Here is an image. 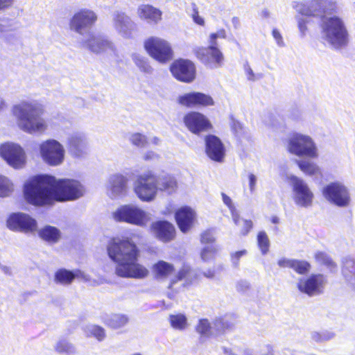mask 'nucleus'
I'll return each instance as SVG.
<instances>
[{
  "instance_id": "1",
  "label": "nucleus",
  "mask_w": 355,
  "mask_h": 355,
  "mask_svg": "<svg viewBox=\"0 0 355 355\" xmlns=\"http://www.w3.org/2000/svg\"><path fill=\"white\" fill-rule=\"evenodd\" d=\"M26 200L34 205L51 204L54 201L73 200L83 194L78 181L56 180L48 175H40L27 181L24 187Z\"/></svg>"
},
{
  "instance_id": "2",
  "label": "nucleus",
  "mask_w": 355,
  "mask_h": 355,
  "mask_svg": "<svg viewBox=\"0 0 355 355\" xmlns=\"http://www.w3.org/2000/svg\"><path fill=\"white\" fill-rule=\"evenodd\" d=\"M107 250L109 257L116 263L115 273L123 278L144 279L148 270L138 262L139 250L130 239H112Z\"/></svg>"
},
{
  "instance_id": "3",
  "label": "nucleus",
  "mask_w": 355,
  "mask_h": 355,
  "mask_svg": "<svg viewBox=\"0 0 355 355\" xmlns=\"http://www.w3.org/2000/svg\"><path fill=\"white\" fill-rule=\"evenodd\" d=\"M18 125L23 131L30 133H43L48 128V122L43 117L44 106L37 101H25L12 107Z\"/></svg>"
},
{
  "instance_id": "4",
  "label": "nucleus",
  "mask_w": 355,
  "mask_h": 355,
  "mask_svg": "<svg viewBox=\"0 0 355 355\" xmlns=\"http://www.w3.org/2000/svg\"><path fill=\"white\" fill-rule=\"evenodd\" d=\"M322 38L336 50L346 47L349 42V34L343 19L338 16L323 19L321 24Z\"/></svg>"
},
{
  "instance_id": "5",
  "label": "nucleus",
  "mask_w": 355,
  "mask_h": 355,
  "mask_svg": "<svg viewBox=\"0 0 355 355\" xmlns=\"http://www.w3.org/2000/svg\"><path fill=\"white\" fill-rule=\"evenodd\" d=\"M287 149L289 153L299 157L316 158L318 148L313 139L309 135L293 132L288 139Z\"/></svg>"
},
{
  "instance_id": "6",
  "label": "nucleus",
  "mask_w": 355,
  "mask_h": 355,
  "mask_svg": "<svg viewBox=\"0 0 355 355\" xmlns=\"http://www.w3.org/2000/svg\"><path fill=\"white\" fill-rule=\"evenodd\" d=\"M112 216L117 222H125L139 227H144L149 220L148 214L133 204L121 206L113 212Z\"/></svg>"
},
{
  "instance_id": "7",
  "label": "nucleus",
  "mask_w": 355,
  "mask_h": 355,
  "mask_svg": "<svg viewBox=\"0 0 355 355\" xmlns=\"http://www.w3.org/2000/svg\"><path fill=\"white\" fill-rule=\"evenodd\" d=\"M134 191L141 201H153L157 193L156 175L149 171L137 176L135 182Z\"/></svg>"
},
{
  "instance_id": "8",
  "label": "nucleus",
  "mask_w": 355,
  "mask_h": 355,
  "mask_svg": "<svg viewBox=\"0 0 355 355\" xmlns=\"http://www.w3.org/2000/svg\"><path fill=\"white\" fill-rule=\"evenodd\" d=\"M148 53L157 61L164 63L173 58V50L170 44L165 40L151 37L144 42Z\"/></svg>"
},
{
  "instance_id": "9",
  "label": "nucleus",
  "mask_w": 355,
  "mask_h": 355,
  "mask_svg": "<svg viewBox=\"0 0 355 355\" xmlns=\"http://www.w3.org/2000/svg\"><path fill=\"white\" fill-rule=\"evenodd\" d=\"M288 180L293 189V198L295 203L302 207H309L312 205L313 193L307 184L301 178L291 175Z\"/></svg>"
},
{
  "instance_id": "10",
  "label": "nucleus",
  "mask_w": 355,
  "mask_h": 355,
  "mask_svg": "<svg viewBox=\"0 0 355 355\" xmlns=\"http://www.w3.org/2000/svg\"><path fill=\"white\" fill-rule=\"evenodd\" d=\"M40 150L44 162L50 166H58L64 161V147L55 139H48L42 142L40 146Z\"/></svg>"
},
{
  "instance_id": "11",
  "label": "nucleus",
  "mask_w": 355,
  "mask_h": 355,
  "mask_svg": "<svg viewBox=\"0 0 355 355\" xmlns=\"http://www.w3.org/2000/svg\"><path fill=\"white\" fill-rule=\"evenodd\" d=\"M82 46L96 54L105 53L110 56H117L114 44L101 35L89 34L88 37L82 42Z\"/></svg>"
},
{
  "instance_id": "12",
  "label": "nucleus",
  "mask_w": 355,
  "mask_h": 355,
  "mask_svg": "<svg viewBox=\"0 0 355 355\" xmlns=\"http://www.w3.org/2000/svg\"><path fill=\"white\" fill-rule=\"evenodd\" d=\"M6 227L12 232L28 234L34 232L37 230V223L27 214L16 212L8 216Z\"/></svg>"
},
{
  "instance_id": "13",
  "label": "nucleus",
  "mask_w": 355,
  "mask_h": 355,
  "mask_svg": "<svg viewBox=\"0 0 355 355\" xmlns=\"http://www.w3.org/2000/svg\"><path fill=\"white\" fill-rule=\"evenodd\" d=\"M322 194L327 200L338 207L347 206L350 199L347 188L338 182H332L325 186Z\"/></svg>"
},
{
  "instance_id": "14",
  "label": "nucleus",
  "mask_w": 355,
  "mask_h": 355,
  "mask_svg": "<svg viewBox=\"0 0 355 355\" xmlns=\"http://www.w3.org/2000/svg\"><path fill=\"white\" fill-rule=\"evenodd\" d=\"M0 155L13 168H20L25 165L26 155L24 150L17 144L7 143L1 145Z\"/></svg>"
},
{
  "instance_id": "15",
  "label": "nucleus",
  "mask_w": 355,
  "mask_h": 355,
  "mask_svg": "<svg viewBox=\"0 0 355 355\" xmlns=\"http://www.w3.org/2000/svg\"><path fill=\"white\" fill-rule=\"evenodd\" d=\"M198 58L207 67L215 69L222 66L223 55L218 45L209 44L206 48H199L196 51Z\"/></svg>"
},
{
  "instance_id": "16",
  "label": "nucleus",
  "mask_w": 355,
  "mask_h": 355,
  "mask_svg": "<svg viewBox=\"0 0 355 355\" xmlns=\"http://www.w3.org/2000/svg\"><path fill=\"white\" fill-rule=\"evenodd\" d=\"M96 19L97 16L92 10H80L71 19L70 28L79 34H83L86 30L94 24Z\"/></svg>"
},
{
  "instance_id": "17",
  "label": "nucleus",
  "mask_w": 355,
  "mask_h": 355,
  "mask_svg": "<svg viewBox=\"0 0 355 355\" xmlns=\"http://www.w3.org/2000/svg\"><path fill=\"white\" fill-rule=\"evenodd\" d=\"M171 71L176 79L184 83H190L196 77L195 65L188 60H175L171 66Z\"/></svg>"
},
{
  "instance_id": "18",
  "label": "nucleus",
  "mask_w": 355,
  "mask_h": 355,
  "mask_svg": "<svg viewBox=\"0 0 355 355\" xmlns=\"http://www.w3.org/2000/svg\"><path fill=\"white\" fill-rule=\"evenodd\" d=\"M324 284L325 278L322 275H311L308 278H300L297 288L300 292L313 296L322 293Z\"/></svg>"
},
{
  "instance_id": "19",
  "label": "nucleus",
  "mask_w": 355,
  "mask_h": 355,
  "mask_svg": "<svg viewBox=\"0 0 355 355\" xmlns=\"http://www.w3.org/2000/svg\"><path fill=\"white\" fill-rule=\"evenodd\" d=\"M68 150L77 158L85 157L89 151V143L86 135L80 132L71 134L67 139Z\"/></svg>"
},
{
  "instance_id": "20",
  "label": "nucleus",
  "mask_w": 355,
  "mask_h": 355,
  "mask_svg": "<svg viewBox=\"0 0 355 355\" xmlns=\"http://www.w3.org/2000/svg\"><path fill=\"white\" fill-rule=\"evenodd\" d=\"M186 127L193 134H199L211 128L209 119L202 113L190 112L183 119Z\"/></svg>"
},
{
  "instance_id": "21",
  "label": "nucleus",
  "mask_w": 355,
  "mask_h": 355,
  "mask_svg": "<svg viewBox=\"0 0 355 355\" xmlns=\"http://www.w3.org/2000/svg\"><path fill=\"white\" fill-rule=\"evenodd\" d=\"M178 102L181 105L187 107H205L214 104L213 98L209 95L198 92H192L181 95L178 97Z\"/></svg>"
},
{
  "instance_id": "22",
  "label": "nucleus",
  "mask_w": 355,
  "mask_h": 355,
  "mask_svg": "<svg viewBox=\"0 0 355 355\" xmlns=\"http://www.w3.org/2000/svg\"><path fill=\"white\" fill-rule=\"evenodd\" d=\"M205 152L213 161L221 162L225 155V148L221 140L214 135L205 137Z\"/></svg>"
},
{
  "instance_id": "23",
  "label": "nucleus",
  "mask_w": 355,
  "mask_h": 355,
  "mask_svg": "<svg viewBox=\"0 0 355 355\" xmlns=\"http://www.w3.org/2000/svg\"><path fill=\"white\" fill-rule=\"evenodd\" d=\"M128 178L121 174H114L108 180L107 193L112 198H118L126 196L128 191Z\"/></svg>"
},
{
  "instance_id": "24",
  "label": "nucleus",
  "mask_w": 355,
  "mask_h": 355,
  "mask_svg": "<svg viewBox=\"0 0 355 355\" xmlns=\"http://www.w3.org/2000/svg\"><path fill=\"white\" fill-rule=\"evenodd\" d=\"M292 6L298 14L302 15L322 17L324 15L321 0H311L302 2L294 1Z\"/></svg>"
},
{
  "instance_id": "25",
  "label": "nucleus",
  "mask_w": 355,
  "mask_h": 355,
  "mask_svg": "<svg viewBox=\"0 0 355 355\" xmlns=\"http://www.w3.org/2000/svg\"><path fill=\"white\" fill-rule=\"evenodd\" d=\"M151 229L156 238L164 243L173 240L175 236L174 225L167 220H159L153 223Z\"/></svg>"
},
{
  "instance_id": "26",
  "label": "nucleus",
  "mask_w": 355,
  "mask_h": 355,
  "mask_svg": "<svg viewBox=\"0 0 355 355\" xmlns=\"http://www.w3.org/2000/svg\"><path fill=\"white\" fill-rule=\"evenodd\" d=\"M196 216V212L187 206L182 207L176 211L175 218L181 232L186 233L191 228Z\"/></svg>"
},
{
  "instance_id": "27",
  "label": "nucleus",
  "mask_w": 355,
  "mask_h": 355,
  "mask_svg": "<svg viewBox=\"0 0 355 355\" xmlns=\"http://www.w3.org/2000/svg\"><path fill=\"white\" fill-rule=\"evenodd\" d=\"M113 26L119 34L129 37L134 28V24L123 12H116L113 15Z\"/></svg>"
},
{
  "instance_id": "28",
  "label": "nucleus",
  "mask_w": 355,
  "mask_h": 355,
  "mask_svg": "<svg viewBox=\"0 0 355 355\" xmlns=\"http://www.w3.org/2000/svg\"><path fill=\"white\" fill-rule=\"evenodd\" d=\"M75 278L81 279L85 282L90 281V277L80 270H69L61 268L55 274V282L61 284H69Z\"/></svg>"
},
{
  "instance_id": "29",
  "label": "nucleus",
  "mask_w": 355,
  "mask_h": 355,
  "mask_svg": "<svg viewBox=\"0 0 355 355\" xmlns=\"http://www.w3.org/2000/svg\"><path fill=\"white\" fill-rule=\"evenodd\" d=\"M277 264L281 268H291L298 274L301 275L307 273L311 268L310 263L306 261L288 258L280 259L278 261Z\"/></svg>"
},
{
  "instance_id": "30",
  "label": "nucleus",
  "mask_w": 355,
  "mask_h": 355,
  "mask_svg": "<svg viewBox=\"0 0 355 355\" xmlns=\"http://www.w3.org/2000/svg\"><path fill=\"white\" fill-rule=\"evenodd\" d=\"M156 186L157 187V191H165L171 194L176 191L178 183L173 176L162 173L158 175H156Z\"/></svg>"
},
{
  "instance_id": "31",
  "label": "nucleus",
  "mask_w": 355,
  "mask_h": 355,
  "mask_svg": "<svg viewBox=\"0 0 355 355\" xmlns=\"http://www.w3.org/2000/svg\"><path fill=\"white\" fill-rule=\"evenodd\" d=\"M138 15L148 23H157L162 17V12L151 5H141L138 8Z\"/></svg>"
},
{
  "instance_id": "32",
  "label": "nucleus",
  "mask_w": 355,
  "mask_h": 355,
  "mask_svg": "<svg viewBox=\"0 0 355 355\" xmlns=\"http://www.w3.org/2000/svg\"><path fill=\"white\" fill-rule=\"evenodd\" d=\"M128 321L129 319L126 315L120 313L107 315L103 318L105 324L113 329L123 327L128 324Z\"/></svg>"
},
{
  "instance_id": "33",
  "label": "nucleus",
  "mask_w": 355,
  "mask_h": 355,
  "mask_svg": "<svg viewBox=\"0 0 355 355\" xmlns=\"http://www.w3.org/2000/svg\"><path fill=\"white\" fill-rule=\"evenodd\" d=\"M211 325L213 336L216 338L223 334L226 331L231 329L234 326V323L230 322L227 317H223L216 318L211 323Z\"/></svg>"
},
{
  "instance_id": "34",
  "label": "nucleus",
  "mask_w": 355,
  "mask_h": 355,
  "mask_svg": "<svg viewBox=\"0 0 355 355\" xmlns=\"http://www.w3.org/2000/svg\"><path fill=\"white\" fill-rule=\"evenodd\" d=\"M153 272L157 278H165L174 270L173 264L165 261H158L153 266Z\"/></svg>"
},
{
  "instance_id": "35",
  "label": "nucleus",
  "mask_w": 355,
  "mask_h": 355,
  "mask_svg": "<svg viewBox=\"0 0 355 355\" xmlns=\"http://www.w3.org/2000/svg\"><path fill=\"white\" fill-rule=\"evenodd\" d=\"M39 236L49 243H56L60 237V232L55 227L46 225L39 231Z\"/></svg>"
},
{
  "instance_id": "36",
  "label": "nucleus",
  "mask_w": 355,
  "mask_h": 355,
  "mask_svg": "<svg viewBox=\"0 0 355 355\" xmlns=\"http://www.w3.org/2000/svg\"><path fill=\"white\" fill-rule=\"evenodd\" d=\"M196 331L202 339L214 337L211 323L206 318L198 320L196 326Z\"/></svg>"
},
{
  "instance_id": "37",
  "label": "nucleus",
  "mask_w": 355,
  "mask_h": 355,
  "mask_svg": "<svg viewBox=\"0 0 355 355\" xmlns=\"http://www.w3.org/2000/svg\"><path fill=\"white\" fill-rule=\"evenodd\" d=\"M168 320L171 326L176 330L183 331L187 327V318L184 314H171L169 315Z\"/></svg>"
},
{
  "instance_id": "38",
  "label": "nucleus",
  "mask_w": 355,
  "mask_h": 355,
  "mask_svg": "<svg viewBox=\"0 0 355 355\" xmlns=\"http://www.w3.org/2000/svg\"><path fill=\"white\" fill-rule=\"evenodd\" d=\"M84 331L87 336H93L96 338L98 341H102L105 338V329L98 325H87L85 327Z\"/></svg>"
},
{
  "instance_id": "39",
  "label": "nucleus",
  "mask_w": 355,
  "mask_h": 355,
  "mask_svg": "<svg viewBox=\"0 0 355 355\" xmlns=\"http://www.w3.org/2000/svg\"><path fill=\"white\" fill-rule=\"evenodd\" d=\"M132 58L135 64L142 72L152 73L153 69L149 64L146 58L140 54L134 53L132 55Z\"/></svg>"
},
{
  "instance_id": "40",
  "label": "nucleus",
  "mask_w": 355,
  "mask_h": 355,
  "mask_svg": "<svg viewBox=\"0 0 355 355\" xmlns=\"http://www.w3.org/2000/svg\"><path fill=\"white\" fill-rule=\"evenodd\" d=\"M220 248L216 244L207 245L205 246L200 252V257L202 261H209L213 260Z\"/></svg>"
},
{
  "instance_id": "41",
  "label": "nucleus",
  "mask_w": 355,
  "mask_h": 355,
  "mask_svg": "<svg viewBox=\"0 0 355 355\" xmlns=\"http://www.w3.org/2000/svg\"><path fill=\"white\" fill-rule=\"evenodd\" d=\"M221 196L223 203L229 208L230 211L231 216L234 224L236 225H239L240 220V215L236 207L233 204L232 199L224 193H222Z\"/></svg>"
},
{
  "instance_id": "42",
  "label": "nucleus",
  "mask_w": 355,
  "mask_h": 355,
  "mask_svg": "<svg viewBox=\"0 0 355 355\" xmlns=\"http://www.w3.org/2000/svg\"><path fill=\"white\" fill-rule=\"evenodd\" d=\"M297 164L300 170L306 175H313L319 171L318 166L310 161L297 160Z\"/></svg>"
},
{
  "instance_id": "43",
  "label": "nucleus",
  "mask_w": 355,
  "mask_h": 355,
  "mask_svg": "<svg viewBox=\"0 0 355 355\" xmlns=\"http://www.w3.org/2000/svg\"><path fill=\"white\" fill-rule=\"evenodd\" d=\"M13 190L12 183L7 178L0 175V197L8 196Z\"/></svg>"
},
{
  "instance_id": "44",
  "label": "nucleus",
  "mask_w": 355,
  "mask_h": 355,
  "mask_svg": "<svg viewBox=\"0 0 355 355\" xmlns=\"http://www.w3.org/2000/svg\"><path fill=\"white\" fill-rule=\"evenodd\" d=\"M257 243L262 254H266L269 250L270 241L265 232L261 231L259 232Z\"/></svg>"
},
{
  "instance_id": "45",
  "label": "nucleus",
  "mask_w": 355,
  "mask_h": 355,
  "mask_svg": "<svg viewBox=\"0 0 355 355\" xmlns=\"http://www.w3.org/2000/svg\"><path fill=\"white\" fill-rule=\"evenodd\" d=\"M55 350L59 353L73 354L76 353L75 347L66 340H60L55 345Z\"/></svg>"
},
{
  "instance_id": "46",
  "label": "nucleus",
  "mask_w": 355,
  "mask_h": 355,
  "mask_svg": "<svg viewBox=\"0 0 355 355\" xmlns=\"http://www.w3.org/2000/svg\"><path fill=\"white\" fill-rule=\"evenodd\" d=\"M128 140L132 145L138 148H144L147 144L146 137L138 132L130 134Z\"/></svg>"
},
{
  "instance_id": "47",
  "label": "nucleus",
  "mask_w": 355,
  "mask_h": 355,
  "mask_svg": "<svg viewBox=\"0 0 355 355\" xmlns=\"http://www.w3.org/2000/svg\"><path fill=\"white\" fill-rule=\"evenodd\" d=\"M334 336L335 334L329 331H324L322 332L315 331L311 334V338L315 342L327 341L334 338Z\"/></svg>"
},
{
  "instance_id": "48",
  "label": "nucleus",
  "mask_w": 355,
  "mask_h": 355,
  "mask_svg": "<svg viewBox=\"0 0 355 355\" xmlns=\"http://www.w3.org/2000/svg\"><path fill=\"white\" fill-rule=\"evenodd\" d=\"M304 17V15H302L300 14H298L295 17V19L297 23V28L300 33L301 37H304L306 35V32L308 31L306 25L309 21Z\"/></svg>"
},
{
  "instance_id": "49",
  "label": "nucleus",
  "mask_w": 355,
  "mask_h": 355,
  "mask_svg": "<svg viewBox=\"0 0 355 355\" xmlns=\"http://www.w3.org/2000/svg\"><path fill=\"white\" fill-rule=\"evenodd\" d=\"M315 259L320 263L328 266L331 270L336 268V265L331 258L324 252H317L315 255Z\"/></svg>"
},
{
  "instance_id": "50",
  "label": "nucleus",
  "mask_w": 355,
  "mask_h": 355,
  "mask_svg": "<svg viewBox=\"0 0 355 355\" xmlns=\"http://www.w3.org/2000/svg\"><path fill=\"white\" fill-rule=\"evenodd\" d=\"M191 10L189 12L190 16L191 17L194 23L200 26L205 25V19L203 17L200 16L198 8L196 3L192 2L191 3Z\"/></svg>"
},
{
  "instance_id": "51",
  "label": "nucleus",
  "mask_w": 355,
  "mask_h": 355,
  "mask_svg": "<svg viewBox=\"0 0 355 355\" xmlns=\"http://www.w3.org/2000/svg\"><path fill=\"white\" fill-rule=\"evenodd\" d=\"M231 128L236 137L239 139L244 137L246 131L245 128L239 121L232 119Z\"/></svg>"
},
{
  "instance_id": "52",
  "label": "nucleus",
  "mask_w": 355,
  "mask_h": 355,
  "mask_svg": "<svg viewBox=\"0 0 355 355\" xmlns=\"http://www.w3.org/2000/svg\"><path fill=\"white\" fill-rule=\"evenodd\" d=\"M247 254L248 252L246 250H242L230 253L232 266L236 268H239L241 258L245 256Z\"/></svg>"
},
{
  "instance_id": "53",
  "label": "nucleus",
  "mask_w": 355,
  "mask_h": 355,
  "mask_svg": "<svg viewBox=\"0 0 355 355\" xmlns=\"http://www.w3.org/2000/svg\"><path fill=\"white\" fill-rule=\"evenodd\" d=\"M227 37L226 31L224 28L218 29L216 33H212L208 37V44L218 45L217 40L218 38L225 39Z\"/></svg>"
},
{
  "instance_id": "54",
  "label": "nucleus",
  "mask_w": 355,
  "mask_h": 355,
  "mask_svg": "<svg viewBox=\"0 0 355 355\" xmlns=\"http://www.w3.org/2000/svg\"><path fill=\"white\" fill-rule=\"evenodd\" d=\"M322 2V8L324 10V14L332 13L337 10V4L336 0H321Z\"/></svg>"
},
{
  "instance_id": "55",
  "label": "nucleus",
  "mask_w": 355,
  "mask_h": 355,
  "mask_svg": "<svg viewBox=\"0 0 355 355\" xmlns=\"http://www.w3.org/2000/svg\"><path fill=\"white\" fill-rule=\"evenodd\" d=\"M200 241L202 244L211 245L214 244L215 237L213 231L207 230L201 234Z\"/></svg>"
},
{
  "instance_id": "56",
  "label": "nucleus",
  "mask_w": 355,
  "mask_h": 355,
  "mask_svg": "<svg viewBox=\"0 0 355 355\" xmlns=\"http://www.w3.org/2000/svg\"><path fill=\"white\" fill-rule=\"evenodd\" d=\"M190 268L187 266H184L182 268L181 270H180V271L178 272L176 277L171 279V284L169 286V287H172V286L173 284H175L178 281H180L184 278H186L187 277V275L189 274L190 272Z\"/></svg>"
},
{
  "instance_id": "57",
  "label": "nucleus",
  "mask_w": 355,
  "mask_h": 355,
  "mask_svg": "<svg viewBox=\"0 0 355 355\" xmlns=\"http://www.w3.org/2000/svg\"><path fill=\"white\" fill-rule=\"evenodd\" d=\"M241 221H242V227L241 229V234L243 236H246L250 232V230L252 229L253 223L251 220H246V219L240 218L239 225L238 226H239L241 225L240 224Z\"/></svg>"
},
{
  "instance_id": "58",
  "label": "nucleus",
  "mask_w": 355,
  "mask_h": 355,
  "mask_svg": "<svg viewBox=\"0 0 355 355\" xmlns=\"http://www.w3.org/2000/svg\"><path fill=\"white\" fill-rule=\"evenodd\" d=\"M272 35L274 40H275L277 45L279 47H284L285 46L286 44L284 41L283 37L278 29L273 28L272 31Z\"/></svg>"
},
{
  "instance_id": "59",
  "label": "nucleus",
  "mask_w": 355,
  "mask_h": 355,
  "mask_svg": "<svg viewBox=\"0 0 355 355\" xmlns=\"http://www.w3.org/2000/svg\"><path fill=\"white\" fill-rule=\"evenodd\" d=\"M250 191L252 193L255 191L257 178L255 175L250 173L248 175Z\"/></svg>"
},
{
  "instance_id": "60",
  "label": "nucleus",
  "mask_w": 355,
  "mask_h": 355,
  "mask_svg": "<svg viewBox=\"0 0 355 355\" xmlns=\"http://www.w3.org/2000/svg\"><path fill=\"white\" fill-rule=\"evenodd\" d=\"M250 284L245 280H241L236 284V289L240 292H245L249 288Z\"/></svg>"
},
{
  "instance_id": "61",
  "label": "nucleus",
  "mask_w": 355,
  "mask_h": 355,
  "mask_svg": "<svg viewBox=\"0 0 355 355\" xmlns=\"http://www.w3.org/2000/svg\"><path fill=\"white\" fill-rule=\"evenodd\" d=\"M159 157V155L153 151H148L144 155V159L146 161L155 160Z\"/></svg>"
},
{
  "instance_id": "62",
  "label": "nucleus",
  "mask_w": 355,
  "mask_h": 355,
  "mask_svg": "<svg viewBox=\"0 0 355 355\" xmlns=\"http://www.w3.org/2000/svg\"><path fill=\"white\" fill-rule=\"evenodd\" d=\"M13 2L14 0H0V10L8 8Z\"/></svg>"
},
{
  "instance_id": "63",
  "label": "nucleus",
  "mask_w": 355,
  "mask_h": 355,
  "mask_svg": "<svg viewBox=\"0 0 355 355\" xmlns=\"http://www.w3.org/2000/svg\"><path fill=\"white\" fill-rule=\"evenodd\" d=\"M245 71L249 80H254V74L251 67L247 64L245 65Z\"/></svg>"
},
{
  "instance_id": "64",
  "label": "nucleus",
  "mask_w": 355,
  "mask_h": 355,
  "mask_svg": "<svg viewBox=\"0 0 355 355\" xmlns=\"http://www.w3.org/2000/svg\"><path fill=\"white\" fill-rule=\"evenodd\" d=\"M223 352L226 355H236L231 349L223 347H222Z\"/></svg>"
}]
</instances>
